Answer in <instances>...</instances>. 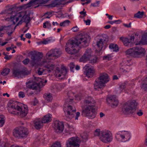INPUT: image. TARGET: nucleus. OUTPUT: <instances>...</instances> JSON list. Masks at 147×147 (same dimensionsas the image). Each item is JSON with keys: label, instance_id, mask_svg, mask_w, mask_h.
<instances>
[{"label": "nucleus", "instance_id": "nucleus-1", "mask_svg": "<svg viewBox=\"0 0 147 147\" xmlns=\"http://www.w3.org/2000/svg\"><path fill=\"white\" fill-rule=\"evenodd\" d=\"M89 36L85 32L77 35L74 40H69L66 44L65 50L69 54L74 55L79 51L78 46L85 47L88 45L87 40Z\"/></svg>", "mask_w": 147, "mask_h": 147}, {"label": "nucleus", "instance_id": "nucleus-2", "mask_svg": "<svg viewBox=\"0 0 147 147\" xmlns=\"http://www.w3.org/2000/svg\"><path fill=\"white\" fill-rule=\"evenodd\" d=\"M95 101L90 97L86 98L84 102V105L82 106V115L89 119L95 117L97 112L94 107Z\"/></svg>", "mask_w": 147, "mask_h": 147}, {"label": "nucleus", "instance_id": "nucleus-3", "mask_svg": "<svg viewBox=\"0 0 147 147\" xmlns=\"http://www.w3.org/2000/svg\"><path fill=\"white\" fill-rule=\"evenodd\" d=\"M110 78L106 73H101L99 77L97 78L94 84V89L99 90V89L103 88L105 86V84L109 81Z\"/></svg>", "mask_w": 147, "mask_h": 147}, {"label": "nucleus", "instance_id": "nucleus-4", "mask_svg": "<svg viewBox=\"0 0 147 147\" xmlns=\"http://www.w3.org/2000/svg\"><path fill=\"white\" fill-rule=\"evenodd\" d=\"M146 52L145 49L142 47L137 46L127 50L126 54L135 57L144 56Z\"/></svg>", "mask_w": 147, "mask_h": 147}, {"label": "nucleus", "instance_id": "nucleus-5", "mask_svg": "<svg viewBox=\"0 0 147 147\" xmlns=\"http://www.w3.org/2000/svg\"><path fill=\"white\" fill-rule=\"evenodd\" d=\"M137 105L135 100H129L123 105V111L126 114H132L135 111Z\"/></svg>", "mask_w": 147, "mask_h": 147}, {"label": "nucleus", "instance_id": "nucleus-6", "mask_svg": "<svg viewBox=\"0 0 147 147\" xmlns=\"http://www.w3.org/2000/svg\"><path fill=\"white\" fill-rule=\"evenodd\" d=\"M47 82V80H42L39 78L35 77L32 82H28L27 86L30 89L36 90L45 86Z\"/></svg>", "mask_w": 147, "mask_h": 147}, {"label": "nucleus", "instance_id": "nucleus-7", "mask_svg": "<svg viewBox=\"0 0 147 147\" xmlns=\"http://www.w3.org/2000/svg\"><path fill=\"white\" fill-rule=\"evenodd\" d=\"M14 137L18 139H22L26 138L29 134L28 129L23 126L15 128L13 131Z\"/></svg>", "mask_w": 147, "mask_h": 147}, {"label": "nucleus", "instance_id": "nucleus-8", "mask_svg": "<svg viewBox=\"0 0 147 147\" xmlns=\"http://www.w3.org/2000/svg\"><path fill=\"white\" fill-rule=\"evenodd\" d=\"M99 139L103 142L109 143L112 140V134L111 132L108 130L102 131L99 136Z\"/></svg>", "mask_w": 147, "mask_h": 147}, {"label": "nucleus", "instance_id": "nucleus-9", "mask_svg": "<svg viewBox=\"0 0 147 147\" xmlns=\"http://www.w3.org/2000/svg\"><path fill=\"white\" fill-rule=\"evenodd\" d=\"M29 74L28 71L26 68L22 69L17 68H14L12 71V74L15 77L18 78H22L23 76L28 75Z\"/></svg>", "mask_w": 147, "mask_h": 147}, {"label": "nucleus", "instance_id": "nucleus-10", "mask_svg": "<svg viewBox=\"0 0 147 147\" xmlns=\"http://www.w3.org/2000/svg\"><path fill=\"white\" fill-rule=\"evenodd\" d=\"M80 143L78 138L72 137L69 138L66 143V147H79Z\"/></svg>", "mask_w": 147, "mask_h": 147}, {"label": "nucleus", "instance_id": "nucleus-11", "mask_svg": "<svg viewBox=\"0 0 147 147\" xmlns=\"http://www.w3.org/2000/svg\"><path fill=\"white\" fill-rule=\"evenodd\" d=\"M67 109L66 111H65L64 109V111L65 113V119L67 121H70L71 119L74 117V113L76 112V109L70 105L67 106Z\"/></svg>", "mask_w": 147, "mask_h": 147}, {"label": "nucleus", "instance_id": "nucleus-12", "mask_svg": "<svg viewBox=\"0 0 147 147\" xmlns=\"http://www.w3.org/2000/svg\"><path fill=\"white\" fill-rule=\"evenodd\" d=\"M92 51L90 48L87 49L85 53L80 58V62L84 63L89 60L92 56Z\"/></svg>", "mask_w": 147, "mask_h": 147}, {"label": "nucleus", "instance_id": "nucleus-13", "mask_svg": "<svg viewBox=\"0 0 147 147\" xmlns=\"http://www.w3.org/2000/svg\"><path fill=\"white\" fill-rule=\"evenodd\" d=\"M53 127L55 131L57 133L62 132L64 129L63 123L59 121H56L55 122Z\"/></svg>", "mask_w": 147, "mask_h": 147}, {"label": "nucleus", "instance_id": "nucleus-14", "mask_svg": "<svg viewBox=\"0 0 147 147\" xmlns=\"http://www.w3.org/2000/svg\"><path fill=\"white\" fill-rule=\"evenodd\" d=\"M86 76L88 78L92 77L95 71L94 68L91 66L86 65L84 67Z\"/></svg>", "mask_w": 147, "mask_h": 147}, {"label": "nucleus", "instance_id": "nucleus-15", "mask_svg": "<svg viewBox=\"0 0 147 147\" xmlns=\"http://www.w3.org/2000/svg\"><path fill=\"white\" fill-rule=\"evenodd\" d=\"M61 54V52L59 49H55L54 50H51L49 51L46 54L47 57H55L58 58L59 57Z\"/></svg>", "mask_w": 147, "mask_h": 147}, {"label": "nucleus", "instance_id": "nucleus-16", "mask_svg": "<svg viewBox=\"0 0 147 147\" xmlns=\"http://www.w3.org/2000/svg\"><path fill=\"white\" fill-rule=\"evenodd\" d=\"M107 103L113 108L116 107L119 103L118 100L114 96H110L107 98Z\"/></svg>", "mask_w": 147, "mask_h": 147}, {"label": "nucleus", "instance_id": "nucleus-17", "mask_svg": "<svg viewBox=\"0 0 147 147\" xmlns=\"http://www.w3.org/2000/svg\"><path fill=\"white\" fill-rule=\"evenodd\" d=\"M42 54L40 52L31 54V59L32 63L36 64L38 61H40L42 57Z\"/></svg>", "mask_w": 147, "mask_h": 147}, {"label": "nucleus", "instance_id": "nucleus-18", "mask_svg": "<svg viewBox=\"0 0 147 147\" xmlns=\"http://www.w3.org/2000/svg\"><path fill=\"white\" fill-rule=\"evenodd\" d=\"M67 71L65 67L63 66H62L60 69L59 67H57L55 73V75L57 77H60L62 75L65 76L66 74Z\"/></svg>", "mask_w": 147, "mask_h": 147}, {"label": "nucleus", "instance_id": "nucleus-19", "mask_svg": "<svg viewBox=\"0 0 147 147\" xmlns=\"http://www.w3.org/2000/svg\"><path fill=\"white\" fill-rule=\"evenodd\" d=\"M125 133L124 134V135H122L121 134H120V132L117 133L116 134L115 137L117 138L119 136L121 137L122 141L123 142H125L128 141L130 138L131 136L130 134L128 131H124Z\"/></svg>", "mask_w": 147, "mask_h": 147}, {"label": "nucleus", "instance_id": "nucleus-20", "mask_svg": "<svg viewBox=\"0 0 147 147\" xmlns=\"http://www.w3.org/2000/svg\"><path fill=\"white\" fill-rule=\"evenodd\" d=\"M17 103L15 102L9 103L8 105L7 109L10 113H12V112H15L16 109L18 111L20 109V107L18 106Z\"/></svg>", "mask_w": 147, "mask_h": 147}, {"label": "nucleus", "instance_id": "nucleus-21", "mask_svg": "<svg viewBox=\"0 0 147 147\" xmlns=\"http://www.w3.org/2000/svg\"><path fill=\"white\" fill-rule=\"evenodd\" d=\"M18 111H20V115L22 117L26 116L28 112V107L26 105H25L23 107H20V109Z\"/></svg>", "mask_w": 147, "mask_h": 147}, {"label": "nucleus", "instance_id": "nucleus-22", "mask_svg": "<svg viewBox=\"0 0 147 147\" xmlns=\"http://www.w3.org/2000/svg\"><path fill=\"white\" fill-rule=\"evenodd\" d=\"M34 127L37 129H39L43 126V123L42 121L40 119H35L34 121Z\"/></svg>", "mask_w": 147, "mask_h": 147}, {"label": "nucleus", "instance_id": "nucleus-23", "mask_svg": "<svg viewBox=\"0 0 147 147\" xmlns=\"http://www.w3.org/2000/svg\"><path fill=\"white\" fill-rule=\"evenodd\" d=\"M147 44V33H145L142 36L141 40L139 42L136 43L135 45H145Z\"/></svg>", "mask_w": 147, "mask_h": 147}, {"label": "nucleus", "instance_id": "nucleus-24", "mask_svg": "<svg viewBox=\"0 0 147 147\" xmlns=\"http://www.w3.org/2000/svg\"><path fill=\"white\" fill-rule=\"evenodd\" d=\"M52 115L50 114L45 115L42 119V123H45L50 122L52 120Z\"/></svg>", "mask_w": 147, "mask_h": 147}, {"label": "nucleus", "instance_id": "nucleus-25", "mask_svg": "<svg viewBox=\"0 0 147 147\" xmlns=\"http://www.w3.org/2000/svg\"><path fill=\"white\" fill-rule=\"evenodd\" d=\"M61 2H59L57 0H54L51 1V3L47 5H46L45 6L49 8L50 7L53 8L56 7L57 5H59L61 4Z\"/></svg>", "mask_w": 147, "mask_h": 147}, {"label": "nucleus", "instance_id": "nucleus-26", "mask_svg": "<svg viewBox=\"0 0 147 147\" xmlns=\"http://www.w3.org/2000/svg\"><path fill=\"white\" fill-rule=\"evenodd\" d=\"M24 15V12H20L17 13L13 16H11V20H15L16 22H17L19 20V18H22V16Z\"/></svg>", "mask_w": 147, "mask_h": 147}, {"label": "nucleus", "instance_id": "nucleus-27", "mask_svg": "<svg viewBox=\"0 0 147 147\" xmlns=\"http://www.w3.org/2000/svg\"><path fill=\"white\" fill-rule=\"evenodd\" d=\"M43 97L45 98V100L46 102H49L53 99L52 94L49 93L45 94Z\"/></svg>", "mask_w": 147, "mask_h": 147}, {"label": "nucleus", "instance_id": "nucleus-28", "mask_svg": "<svg viewBox=\"0 0 147 147\" xmlns=\"http://www.w3.org/2000/svg\"><path fill=\"white\" fill-rule=\"evenodd\" d=\"M44 69L41 67L39 68L37 70L38 74L39 75H41L42 74H47V71H49L50 70L48 69Z\"/></svg>", "mask_w": 147, "mask_h": 147}, {"label": "nucleus", "instance_id": "nucleus-29", "mask_svg": "<svg viewBox=\"0 0 147 147\" xmlns=\"http://www.w3.org/2000/svg\"><path fill=\"white\" fill-rule=\"evenodd\" d=\"M120 40L123 42L124 45L125 46H127L131 42L129 41V39L127 38H125L123 37H121L120 38Z\"/></svg>", "mask_w": 147, "mask_h": 147}, {"label": "nucleus", "instance_id": "nucleus-30", "mask_svg": "<svg viewBox=\"0 0 147 147\" xmlns=\"http://www.w3.org/2000/svg\"><path fill=\"white\" fill-rule=\"evenodd\" d=\"M105 40L100 38L96 42L97 46L99 48L100 51H101L103 47V43Z\"/></svg>", "mask_w": 147, "mask_h": 147}, {"label": "nucleus", "instance_id": "nucleus-31", "mask_svg": "<svg viewBox=\"0 0 147 147\" xmlns=\"http://www.w3.org/2000/svg\"><path fill=\"white\" fill-rule=\"evenodd\" d=\"M109 47L110 49L112 50L113 51L117 52L119 50L118 46L117 44H111Z\"/></svg>", "mask_w": 147, "mask_h": 147}, {"label": "nucleus", "instance_id": "nucleus-32", "mask_svg": "<svg viewBox=\"0 0 147 147\" xmlns=\"http://www.w3.org/2000/svg\"><path fill=\"white\" fill-rule=\"evenodd\" d=\"M144 15V11H138L137 13L134 15V18L139 19L143 17Z\"/></svg>", "mask_w": 147, "mask_h": 147}, {"label": "nucleus", "instance_id": "nucleus-33", "mask_svg": "<svg viewBox=\"0 0 147 147\" xmlns=\"http://www.w3.org/2000/svg\"><path fill=\"white\" fill-rule=\"evenodd\" d=\"M141 88L145 91H147V76L144 79Z\"/></svg>", "mask_w": 147, "mask_h": 147}, {"label": "nucleus", "instance_id": "nucleus-34", "mask_svg": "<svg viewBox=\"0 0 147 147\" xmlns=\"http://www.w3.org/2000/svg\"><path fill=\"white\" fill-rule=\"evenodd\" d=\"M22 19L24 22L27 24H28L30 21V18L27 15H24H24L22 16Z\"/></svg>", "mask_w": 147, "mask_h": 147}, {"label": "nucleus", "instance_id": "nucleus-35", "mask_svg": "<svg viewBox=\"0 0 147 147\" xmlns=\"http://www.w3.org/2000/svg\"><path fill=\"white\" fill-rule=\"evenodd\" d=\"M89 136V133L87 132H84L83 133L81 136L82 140L83 142H86Z\"/></svg>", "mask_w": 147, "mask_h": 147}, {"label": "nucleus", "instance_id": "nucleus-36", "mask_svg": "<svg viewBox=\"0 0 147 147\" xmlns=\"http://www.w3.org/2000/svg\"><path fill=\"white\" fill-rule=\"evenodd\" d=\"M91 59H90L89 63L92 64H94V63H97L98 62V58L96 57H94L92 58V57L90 58Z\"/></svg>", "mask_w": 147, "mask_h": 147}, {"label": "nucleus", "instance_id": "nucleus-37", "mask_svg": "<svg viewBox=\"0 0 147 147\" xmlns=\"http://www.w3.org/2000/svg\"><path fill=\"white\" fill-rule=\"evenodd\" d=\"M55 67V65L53 64H51V65H47L45 66V68H46V69H48L50 70L49 71H47V73H50L52 70H53L54 68Z\"/></svg>", "mask_w": 147, "mask_h": 147}, {"label": "nucleus", "instance_id": "nucleus-38", "mask_svg": "<svg viewBox=\"0 0 147 147\" xmlns=\"http://www.w3.org/2000/svg\"><path fill=\"white\" fill-rule=\"evenodd\" d=\"M10 72V69L8 68L4 69L1 73V75L3 76H5L8 75Z\"/></svg>", "mask_w": 147, "mask_h": 147}, {"label": "nucleus", "instance_id": "nucleus-39", "mask_svg": "<svg viewBox=\"0 0 147 147\" xmlns=\"http://www.w3.org/2000/svg\"><path fill=\"white\" fill-rule=\"evenodd\" d=\"M5 121V118L3 115H0V127H2L4 125Z\"/></svg>", "mask_w": 147, "mask_h": 147}, {"label": "nucleus", "instance_id": "nucleus-40", "mask_svg": "<svg viewBox=\"0 0 147 147\" xmlns=\"http://www.w3.org/2000/svg\"><path fill=\"white\" fill-rule=\"evenodd\" d=\"M65 86V85L63 84H56L55 86L56 89L59 90L63 88Z\"/></svg>", "mask_w": 147, "mask_h": 147}, {"label": "nucleus", "instance_id": "nucleus-41", "mask_svg": "<svg viewBox=\"0 0 147 147\" xmlns=\"http://www.w3.org/2000/svg\"><path fill=\"white\" fill-rule=\"evenodd\" d=\"M70 21L69 20H66L60 23L59 25L60 26H65L69 25Z\"/></svg>", "mask_w": 147, "mask_h": 147}, {"label": "nucleus", "instance_id": "nucleus-42", "mask_svg": "<svg viewBox=\"0 0 147 147\" xmlns=\"http://www.w3.org/2000/svg\"><path fill=\"white\" fill-rule=\"evenodd\" d=\"M51 147H61V145L59 142L56 141L53 144Z\"/></svg>", "mask_w": 147, "mask_h": 147}, {"label": "nucleus", "instance_id": "nucleus-43", "mask_svg": "<svg viewBox=\"0 0 147 147\" xmlns=\"http://www.w3.org/2000/svg\"><path fill=\"white\" fill-rule=\"evenodd\" d=\"M69 66L70 68L71 71L74 72V69L75 67L74 64L73 63H70Z\"/></svg>", "mask_w": 147, "mask_h": 147}, {"label": "nucleus", "instance_id": "nucleus-44", "mask_svg": "<svg viewBox=\"0 0 147 147\" xmlns=\"http://www.w3.org/2000/svg\"><path fill=\"white\" fill-rule=\"evenodd\" d=\"M135 112V113H136L137 115H138L139 116H141L143 114V113L142 111V110H139L138 111H136L134 112Z\"/></svg>", "mask_w": 147, "mask_h": 147}, {"label": "nucleus", "instance_id": "nucleus-45", "mask_svg": "<svg viewBox=\"0 0 147 147\" xmlns=\"http://www.w3.org/2000/svg\"><path fill=\"white\" fill-rule=\"evenodd\" d=\"M100 129H96L95 131L94 134L95 136H100Z\"/></svg>", "mask_w": 147, "mask_h": 147}, {"label": "nucleus", "instance_id": "nucleus-46", "mask_svg": "<svg viewBox=\"0 0 147 147\" xmlns=\"http://www.w3.org/2000/svg\"><path fill=\"white\" fill-rule=\"evenodd\" d=\"M73 100L72 98H70L69 99H67L65 101L64 105H66V104H68L69 105V104H70L72 100Z\"/></svg>", "mask_w": 147, "mask_h": 147}, {"label": "nucleus", "instance_id": "nucleus-47", "mask_svg": "<svg viewBox=\"0 0 147 147\" xmlns=\"http://www.w3.org/2000/svg\"><path fill=\"white\" fill-rule=\"evenodd\" d=\"M99 3L100 1H97L96 3H91V5L94 7H98Z\"/></svg>", "mask_w": 147, "mask_h": 147}, {"label": "nucleus", "instance_id": "nucleus-48", "mask_svg": "<svg viewBox=\"0 0 147 147\" xmlns=\"http://www.w3.org/2000/svg\"><path fill=\"white\" fill-rule=\"evenodd\" d=\"M20 98H24L25 96V94L23 92H20L18 94Z\"/></svg>", "mask_w": 147, "mask_h": 147}, {"label": "nucleus", "instance_id": "nucleus-49", "mask_svg": "<svg viewBox=\"0 0 147 147\" xmlns=\"http://www.w3.org/2000/svg\"><path fill=\"white\" fill-rule=\"evenodd\" d=\"M29 59L26 58L23 61V63L24 65H27L29 62Z\"/></svg>", "mask_w": 147, "mask_h": 147}, {"label": "nucleus", "instance_id": "nucleus-50", "mask_svg": "<svg viewBox=\"0 0 147 147\" xmlns=\"http://www.w3.org/2000/svg\"><path fill=\"white\" fill-rule=\"evenodd\" d=\"M8 146V144L7 143L5 142H3L0 145V147H7Z\"/></svg>", "mask_w": 147, "mask_h": 147}, {"label": "nucleus", "instance_id": "nucleus-51", "mask_svg": "<svg viewBox=\"0 0 147 147\" xmlns=\"http://www.w3.org/2000/svg\"><path fill=\"white\" fill-rule=\"evenodd\" d=\"M71 29L73 32H77L79 31V28L77 26H76L74 27Z\"/></svg>", "mask_w": 147, "mask_h": 147}, {"label": "nucleus", "instance_id": "nucleus-52", "mask_svg": "<svg viewBox=\"0 0 147 147\" xmlns=\"http://www.w3.org/2000/svg\"><path fill=\"white\" fill-rule=\"evenodd\" d=\"M74 95V94L73 93L69 91L67 93V95L69 98V97H72Z\"/></svg>", "mask_w": 147, "mask_h": 147}, {"label": "nucleus", "instance_id": "nucleus-53", "mask_svg": "<svg viewBox=\"0 0 147 147\" xmlns=\"http://www.w3.org/2000/svg\"><path fill=\"white\" fill-rule=\"evenodd\" d=\"M111 58V57L109 55H108L107 56H104L103 57V59L105 60H109Z\"/></svg>", "mask_w": 147, "mask_h": 147}, {"label": "nucleus", "instance_id": "nucleus-54", "mask_svg": "<svg viewBox=\"0 0 147 147\" xmlns=\"http://www.w3.org/2000/svg\"><path fill=\"white\" fill-rule=\"evenodd\" d=\"M131 22H130L129 24L128 25V24H123V25L125 27H127V28H130L131 27Z\"/></svg>", "mask_w": 147, "mask_h": 147}, {"label": "nucleus", "instance_id": "nucleus-55", "mask_svg": "<svg viewBox=\"0 0 147 147\" xmlns=\"http://www.w3.org/2000/svg\"><path fill=\"white\" fill-rule=\"evenodd\" d=\"M86 11H81L80 12V13L83 15V17H84L86 15Z\"/></svg>", "mask_w": 147, "mask_h": 147}, {"label": "nucleus", "instance_id": "nucleus-56", "mask_svg": "<svg viewBox=\"0 0 147 147\" xmlns=\"http://www.w3.org/2000/svg\"><path fill=\"white\" fill-rule=\"evenodd\" d=\"M9 26L8 28H5V29L4 30H6L7 31H9V30H12V28L11 27V25H9L8 26Z\"/></svg>", "mask_w": 147, "mask_h": 147}, {"label": "nucleus", "instance_id": "nucleus-57", "mask_svg": "<svg viewBox=\"0 0 147 147\" xmlns=\"http://www.w3.org/2000/svg\"><path fill=\"white\" fill-rule=\"evenodd\" d=\"M84 22L86 23V25H90L91 22L90 20L88 19L86 20H84Z\"/></svg>", "mask_w": 147, "mask_h": 147}, {"label": "nucleus", "instance_id": "nucleus-58", "mask_svg": "<svg viewBox=\"0 0 147 147\" xmlns=\"http://www.w3.org/2000/svg\"><path fill=\"white\" fill-rule=\"evenodd\" d=\"M25 36L26 38L30 39L31 37V35L30 34L28 33L25 34Z\"/></svg>", "mask_w": 147, "mask_h": 147}, {"label": "nucleus", "instance_id": "nucleus-59", "mask_svg": "<svg viewBox=\"0 0 147 147\" xmlns=\"http://www.w3.org/2000/svg\"><path fill=\"white\" fill-rule=\"evenodd\" d=\"M9 27V26H2V28H0V32L2 31L5 29V28H8Z\"/></svg>", "mask_w": 147, "mask_h": 147}, {"label": "nucleus", "instance_id": "nucleus-60", "mask_svg": "<svg viewBox=\"0 0 147 147\" xmlns=\"http://www.w3.org/2000/svg\"><path fill=\"white\" fill-rule=\"evenodd\" d=\"M134 36H131L130 37V39L129 40V41H131V42H134Z\"/></svg>", "mask_w": 147, "mask_h": 147}, {"label": "nucleus", "instance_id": "nucleus-61", "mask_svg": "<svg viewBox=\"0 0 147 147\" xmlns=\"http://www.w3.org/2000/svg\"><path fill=\"white\" fill-rule=\"evenodd\" d=\"M80 113L79 112H77L76 113V116L75 118V120H77L78 119V117L80 116Z\"/></svg>", "mask_w": 147, "mask_h": 147}, {"label": "nucleus", "instance_id": "nucleus-62", "mask_svg": "<svg viewBox=\"0 0 147 147\" xmlns=\"http://www.w3.org/2000/svg\"><path fill=\"white\" fill-rule=\"evenodd\" d=\"M115 23L117 24H119L122 22V21L121 20H115Z\"/></svg>", "mask_w": 147, "mask_h": 147}, {"label": "nucleus", "instance_id": "nucleus-63", "mask_svg": "<svg viewBox=\"0 0 147 147\" xmlns=\"http://www.w3.org/2000/svg\"><path fill=\"white\" fill-rule=\"evenodd\" d=\"M49 41V40H45L42 42V43L44 44H46L48 43V42Z\"/></svg>", "mask_w": 147, "mask_h": 147}, {"label": "nucleus", "instance_id": "nucleus-64", "mask_svg": "<svg viewBox=\"0 0 147 147\" xmlns=\"http://www.w3.org/2000/svg\"><path fill=\"white\" fill-rule=\"evenodd\" d=\"M38 101L36 98H34V105H36V104L38 103Z\"/></svg>", "mask_w": 147, "mask_h": 147}]
</instances>
